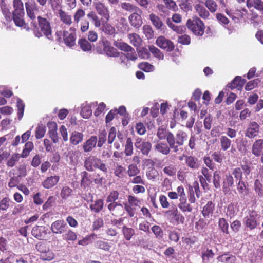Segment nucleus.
Segmentation results:
<instances>
[{"instance_id": "29", "label": "nucleus", "mask_w": 263, "mask_h": 263, "mask_svg": "<svg viewBox=\"0 0 263 263\" xmlns=\"http://www.w3.org/2000/svg\"><path fill=\"white\" fill-rule=\"evenodd\" d=\"M106 22H103L102 26L100 28L99 30L102 32H104L106 34L112 35L115 34L116 30L115 28L109 23Z\"/></svg>"}, {"instance_id": "30", "label": "nucleus", "mask_w": 263, "mask_h": 263, "mask_svg": "<svg viewBox=\"0 0 263 263\" xmlns=\"http://www.w3.org/2000/svg\"><path fill=\"white\" fill-rule=\"evenodd\" d=\"M178 207L183 213L191 212L193 210L192 206L187 202L186 197L179 198V203Z\"/></svg>"}, {"instance_id": "15", "label": "nucleus", "mask_w": 263, "mask_h": 263, "mask_svg": "<svg viewBox=\"0 0 263 263\" xmlns=\"http://www.w3.org/2000/svg\"><path fill=\"white\" fill-rule=\"evenodd\" d=\"M60 180V177L58 175L47 177L42 183L44 188L50 189L57 184Z\"/></svg>"}, {"instance_id": "21", "label": "nucleus", "mask_w": 263, "mask_h": 263, "mask_svg": "<svg viewBox=\"0 0 263 263\" xmlns=\"http://www.w3.org/2000/svg\"><path fill=\"white\" fill-rule=\"evenodd\" d=\"M31 233L34 237L40 240L43 239L47 234L45 227L38 226L32 228Z\"/></svg>"}, {"instance_id": "17", "label": "nucleus", "mask_w": 263, "mask_h": 263, "mask_svg": "<svg viewBox=\"0 0 263 263\" xmlns=\"http://www.w3.org/2000/svg\"><path fill=\"white\" fill-rule=\"evenodd\" d=\"M165 214L168 217L174 218L177 222L183 223L184 220V217L179 212L176 206H174L172 209L166 211Z\"/></svg>"}, {"instance_id": "39", "label": "nucleus", "mask_w": 263, "mask_h": 263, "mask_svg": "<svg viewBox=\"0 0 263 263\" xmlns=\"http://www.w3.org/2000/svg\"><path fill=\"white\" fill-rule=\"evenodd\" d=\"M78 45L81 49L85 52L90 51L92 49V45L86 39L81 38L78 41Z\"/></svg>"}, {"instance_id": "56", "label": "nucleus", "mask_w": 263, "mask_h": 263, "mask_svg": "<svg viewBox=\"0 0 263 263\" xmlns=\"http://www.w3.org/2000/svg\"><path fill=\"white\" fill-rule=\"evenodd\" d=\"M45 132L46 127L42 123H39L35 131L36 138L41 139L43 138L45 135Z\"/></svg>"}, {"instance_id": "54", "label": "nucleus", "mask_w": 263, "mask_h": 263, "mask_svg": "<svg viewBox=\"0 0 263 263\" xmlns=\"http://www.w3.org/2000/svg\"><path fill=\"white\" fill-rule=\"evenodd\" d=\"M20 157H21L20 154L14 153L13 154L11 157L8 159L7 162V165L8 167H12L14 166L16 163L18 161Z\"/></svg>"}, {"instance_id": "57", "label": "nucleus", "mask_w": 263, "mask_h": 263, "mask_svg": "<svg viewBox=\"0 0 263 263\" xmlns=\"http://www.w3.org/2000/svg\"><path fill=\"white\" fill-rule=\"evenodd\" d=\"M158 175V171L154 167L148 168L146 172L147 178L151 180H155Z\"/></svg>"}, {"instance_id": "2", "label": "nucleus", "mask_w": 263, "mask_h": 263, "mask_svg": "<svg viewBox=\"0 0 263 263\" xmlns=\"http://www.w3.org/2000/svg\"><path fill=\"white\" fill-rule=\"evenodd\" d=\"M84 167L89 172L99 169L103 172H107V168L105 163L96 156L89 155L84 160Z\"/></svg>"}, {"instance_id": "61", "label": "nucleus", "mask_w": 263, "mask_h": 263, "mask_svg": "<svg viewBox=\"0 0 263 263\" xmlns=\"http://www.w3.org/2000/svg\"><path fill=\"white\" fill-rule=\"evenodd\" d=\"M12 202L10 199L8 197H5L0 201V211H6L10 207V204Z\"/></svg>"}, {"instance_id": "23", "label": "nucleus", "mask_w": 263, "mask_h": 263, "mask_svg": "<svg viewBox=\"0 0 263 263\" xmlns=\"http://www.w3.org/2000/svg\"><path fill=\"white\" fill-rule=\"evenodd\" d=\"M263 151V139H258L253 144L252 153L256 157H259Z\"/></svg>"}, {"instance_id": "11", "label": "nucleus", "mask_w": 263, "mask_h": 263, "mask_svg": "<svg viewBox=\"0 0 263 263\" xmlns=\"http://www.w3.org/2000/svg\"><path fill=\"white\" fill-rule=\"evenodd\" d=\"M156 43L160 48L165 49L167 51H171L174 48L173 43L165 37L159 36L156 41Z\"/></svg>"}, {"instance_id": "46", "label": "nucleus", "mask_w": 263, "mask_h": 263, "mask_svg": "<svg viewBox=\"0 0 263 263\" xmlns=\"http://www.w3.org/2000/svg\"><path fill=\"white\" fill-rule=\"evenodd\" d=\"M118 57L119 58L118 60V62L120 65L123 68H128L130 66V63L129 61V60L126 57L125 54L123 53L120 54L119 53V55Z\"/></svg>"}, {"instance_id": "20", "label": "nucleus", "mask_w": 263, "mask_h": 263, "mask_svg": "<svg viewBox=\"0 0 263 263\" xmlns=\"http://www.w3.org/2000/svg\"><path fill=\"white\" fill-rule=\"evenodd\" d=\"M215 209V204L211 201H209L204 205L202 210V214L204 218H210L213 215Z\"/></svg>"}, {"instance_id": "5", "label": "nucleus", "mask_w": 263, "mask_h": 263, "mask_svg": "<svg viewBox=\"0 0 263 263\" xmlns=\"http://www.w3.org/2000/svg\"><path fill=\"white\" fill-rule=\"evenodd\" d=\"M186 25L195 35L201 36L204 34L205 26L199 18L195 17L189 19Z\"/></svg>"}, {"instance_id": "24", "label": "nucleus", "mask_w": 263, "mask_h": 263, "mask_svg": "<svg viewBox=\"0 0 263 263\" xmlns=\"http://www.w3.org/2000/svg\"><path fill=\"white\" fill-rule=\"evenodd\" d=\"M97 104V102H95L83 106L81 111V115L82 117L85 119H88L92 115L91 108L96 107Z\"/></svg>"}, {"instance_id": "6", "label": "nucleus", "mask_w": 263, "mask_h": 263, "mask_svg": "<svg viewBox=\"0 0 263 263\" xmlns=\"http://www.w3.org/2000/svg\"><path fill=\"white\" fill-rule=\"evenodd\" d=\"M40 28L44 34L49 40H52L51 28L50 23L45 18L41 16L37 17Z\"/></svg>"}, {"instance_id": "34", "label": "nucleus", "mask_w": 263, "mask_h": 263, "mask_svg": "<svg viewBox=\"0 0 263 263\" xmlns=\"http://www.w3.org/2000/svg\"><path fill=\"white\" fill-rule=\"evenodd\" d=\"M149 19L151 21L152 24L158 30H164V26L160 18L156 15L152 13L149 15Z\"/></svg>"}, {"instance_id": "62", "label": "nucleus", "mask_w": 263, "mask_h": 263, "mask_svg": "<svg viewBox=\"0 0 263 263\" xmlns=\"http://www.w3.org/2000/svg\"><path fill=\"white\" fill-rule=\"evenodd\" d=\"M128 202L130 204L136 207L140 208L141 202V200L138 198L136 197L133 196L132 195H129L127 197Z\"/></svg>"}, {"instance_id": "14", "label": "nucleus", "mask_w": 263, "mask_h": 263, "mask_svg": "<svg viewBox=\"0 0 263 263\" xmlns=\"http://www.w3.org/2000/svg\"><path fill=\"white\" fill-rule=\"evenodd\" d=\"M98 139L97 136H92L86 140L82 145L83 150L85 153L91 152L96 147Z\"/></svg>"}, {"instance_id": "53", "label": "nucleus", "mask_w": 263, "mask_h": 263, "mask_svg": "<svg viewBox=\"0 0 263 263\" xmlns=\"http://www.w3.org/2000/svg\"><path fill=\"white\" fill-rule=\"evenodd\" d=\"M195 9L201 17L205 18L208 17L209 13L203 6L200 4H196L195 6Z\"/></svg>"}, {"instance_id": "51", "label": "nucleus", "mask_w": 263, "mask_h": 263, "mask_svg": "<svg viewBox=\"0 0 263 263\" xmlns=\"http://www.w3.org/2000/svg\"><path fill=\"white\" fill-rule=\"evenodd\" d=\"M166 24L173 30L179 34L182 33L185 29V28L183 26H178L175 25L173 23V21L169 18L166 20Z\"/></svg>"}, {"instance_id": "3", "label": "nucleus", "mask_w": 263, "mask_h": 263, "mask_svg": "<svg viewBox=\"0 0 263 263\" xmlns=\"http://www.w3.org/2000/svg\"><path fill=\"white\" fill-rule=\"evenodd\" d=\"M187 134L186 132L180 130L174 136L172 133L168 144L171 146L172 151L177 153L182 149L180 147L184 144V141L187 139Z\"/></svg>"}, {"instance_id": "8", "label": "nucleus", "mask_w": 263, "mask_h": 263, "mask_svg": "<svg viewBox=\"0 0 263 263\" xmlns=\"http://www.w3.org/2000/svg\"><path fill=\"white\" fill-rule=\"evenodd\" d=\"M93 5L98 14L106 21H108L110 18L109 12L105 4L100 1H97L94 2Z\"/></svg>"}, {"instance_id": "28", "label": "nucleus", "mask_w": 263, "mask_h": 263, "mask_svg": "<svg viewBox=\"0 0 263 263\" xmlns=\"http://www.w3.org/2000/svg\"><path fill=\"white\" fill-rule=\"evenodd\" d=\"M84 135L82 133L74 131L70 137V142L72 145H77L81 143L83 140Z\"/></svg>"}, {"instance_id": "38", "label": "nucleus", "mask_w": 263, "mask_h": 263, "mask_svg": "<svg viewBox=\"0 0 263 263\" xmlns=\"http://www.w3.org/2000/svg\"><path fill=\"white\" fill-rule=\"evenodd\" d=\"M133 143L132 139L127 137L125 144L124 154L126 156H131L133 154Z\"/></svg>"}, {"instance_id": "40", "label": "nucleus", "mask_w": 263, "mask_h": 263, "mask_svg": "<svg viewBox=\"0 0 263 263\" xmlns=\"http://www.w3.org/2000/svg\"><path fill=\"white\" fill-rule=\"evenodd\" d=\"M73 190L70 187L67 185L64 186L60 192V196L64 200H66L72 195Z\"/></svg>"}, {"instance_id": "63", "label": "nucleus", "mask_w": 263, "mask_h": 263, "mask_svg": "<svg viewBox=\"0 0 263 263\" xmlns=\"http://www.w3.org/2000/svg\"><path fill=\"white\" fill-rule=\"evenodd\" d=\"M124 209L126 211V212L127 213L129 216L130 217H134L135 215L137 208L136 207L132 205L128 202L124 203Z\"/></svg>"}, {"instance_id": "27", "label": "nucleus", "mask_w": 263, "mask_h": 263, "mask_svg": "<svg viewBox=\"0 0 263 263\" xmlns=\"http://www.w3.org/2000/svg\"><path fill=\"white\" fill-rule=\"evenodd\" d=\"M172 134V133L162 127H159L157 133V136L160 140L166 139L167 143L169 142Z\"/></svg>"}, {"instance_id": "44", "label": "nucleus", "mask_w": 263, "mask_h": 263, "mask_svg": "<svg viewBox=\"0 0 263 263\" xmlns=\"http://www.w3.org/2000/svg\"><path fill=\"white\" fill-rule=\"evenodd\" d=\"M63 239L67 241H74L77 239V236L75 232L69 229H65V232L63 233Z\"/></svg>"}, {"instance_id": "25", "label": "nucleus", "mask_w": 263, "mask_h": 263, "mask_svg": "<svg viewBox=\"0 0 263 263\" xmlns=\"http://www.w3.org/2000/svg\"><path fill=\"white\" fill-rule=\"evenodd\" d=\"M234 184V179L232 175L227 174L224 176L223 182V191L225 193H228L230 191V187Z\"/></svg>"}, {"instance_id": "33", "label": "nucleus", "mask_w": 263, "mask_h": 263, "mask_svg": "<svg viewBox=\"0 0 263 263\" xmlns=\"http://www.w3.org/2000/svg\"><path fill=\"white\" fill-rule=\"evenodd\" d=\"M247 6L249 8L254 7L263 14V2L261 0H248Z\"/></svg>"}, {"instance_id": "60", "label": "nucleus", "mask_w": 263, "mask_h": 263, "mask_svg": "<svg viewBox=\"0 0 263 263\" xmlns=\"http://www.w3.org/2000/svg\"><path fill=\"white\" fill-rule=\"evenodd\" d=\"M95 246L97 248L102 249L104 251H109L111 246L106 241L98 240L95 243Z\"/></svg>"}, {"instance_id": "26", "label": "nucleus", "mask_w": 263, "mask_h": 263, "mask_svg": "<svg viewBox=\"0 0 263 263\" xmlns=\"http://www.w3.org/2000/svg\"><path fill=\"white\" fill-rule=\"evenodd\" d=\"M107 208L112 215H116L123 211V205L117 202H108Z\"/></svg>"}, {"instance_id": "9", "label": "nucleus", "mask_w": 263, "mask_h": 263, "mask_svg": "<svg viewBox=\"0 0 263 263\" xmlns=\"http://www.w3.org/2000/svg\"><path fill=\"white\" fill-rule=\"evenodd\" d=\"M68 229L67 224L63 220H57L52 223L50 229L53 233L61 234L65 232V229Z\"/></svg>"}, {"instance_id": "45", "label": "nucleus", "mask_w": 263, "mask_h": 263, "mask_svg": "<svg viewBox=\"0 0 263 263\" xmlns=\"http://www.w3.org/2000/svg\"><path fill=\"white\" fill-rule=\"evenodd\" d=\"M130 43L135 47H139L141 45V39L139 35L136 33H130L128 35Z\"/></svg>"}, {"instance_id": "55", "label": "nucleus", "mask_w": 263, "mask_h": 263, "mask_svg": "<svg viewBox=\"0 0 263 263\" xmlns=\"http://www.w3.org/2000/svg\"><path fill=\"white\" fill-rule=\"evenodd\" d=\"M107 134V132L105 129L99 132V134L98 135L99 139L98 141H97L98 142L97 143L98 147H101L106 142Z\"/></svg>"}, {"instance_id": "1", "label": "nucleus", "mask_w": 263, "mask_h": 263, "mask_svg": "<svg viewBox=\"0 0 263 263\" xmlns=\"http://www.w3.org/2000/svg\"><path fill=\"white\" fill-rule=\"evenodd\" d=\"M13 6L14 10L12 12V15H11L10 12L6 10L3 11V13L7 21L13 19L17 26L23 27L25 25L24 20L25 11L23 3L22 0H14L13 1Z\"/></svg>"}, {"instance_id": "31", "label": "nucleus", "mask_w": 263, "mask_h": 263, "mask_svg": "<svg viewBox=\"0 0 263 263\" xmlns=\"http://www.w3.org/2000/svg\"><path fill=\"white\" fill-rule=\"evenodd\" d=\"M246 11L247 10L245 9H243L242 10H235L234 12H232L231 10H227L226 12L233 20L235 22H237L239 18L243 17L244 13L243 12H246Z\"/></svg>"}, {"instance_id": "41", "label": "nucleus", "mask_w": 263, "mask_h": 263, "mask_svg": "<svg viewBox=\"0 0 263 263\" xmlns=\"http://www.w3.org/2000/svg\"><path fill=\"white\" fill-rule=\"evenodd\" d=\"M58 13L61 21L66 25H70L72 23L71 16L68 15L64 11L60 9Z\"/></svg>"}, {"instance_id": "49", "label": "nucleus", "mask_w": 263, "mask_h": 263, "mask_svg": "<svg viewBox=\"0 0 263 263\" xmlns=\"http://www.w3.org/2000/svg\"><path fill=\"white\" fill-rule=\"evenodd\" d=\"M122 233L125 239L127 240H130L133 236L134 235L135 232L133 228L124 226L122 228Z\"/></svg>"}, {"instance_id": "22", "label": "nucleus", "mask_w": 263, "mask_h": 263, "mask_svg": "<svg viewBox=\"0 0 263 263\" xmlns=\"http://www.w3.org/2000/svg\"><path fill=\"white\" fill-rule=\"evenodd\" d=\"M246 82L245 79H242L240 76H236L231 83L227 85L228 88L231 89L238 88V89H241Z\"/></svg>"}, {"instance_id": "19", "label": "nucleus", "mask_w": 263, "mask_h": 263, "mask_svg": "<svg viewBox=\"0 0 263 263\" xmlns=\"http://www.w3.org/2000/svg\"><path fill=\"white\" fill-rule=\"evenodd\" d=\"M155 150L157 151L158 152L164 155H168L171 149V146L168 144V143H165L164 142H158L154 146Z\"/></svg>"}, {"instance_id": "16", "label": "nucleus", "mask_w": 263, "mask_h": 263, "mask_svg": "<svg viewBox=\"0 0 263 263\" xmlns=\"http://www.w3.org/2000/svg\"><path fill=\"white\" fill-rule=\"evenodd\" d=\"M63 36L64 43L67 46L71 47L75 45L76 39L75 32L70 33L68 31H64Z\"/></svg>"}, {"instance_id": "13", "label": "nucleus", "mask_w": 263, "mask_h": 263, "mask_svg": "<svg viewBox=\"0 0 263 263\" xmlns=\"http://www.w3.org/2000/svg\"><path fill=\"white\" fill-rule=\"evenodd\" d=\"M102 44L103 46V51L107 56L118 57L119 55V52L116 48L110 46L109 42L107 40H103Z\"/></svg>"}, {"instance_id": "42", "label": "nucleus", "mask_w": 263, "mask_h": 263, "mask_svg": "<svg viewBox=\"0 0 263 263\" xmlns=\"http://www.w3.org/2000/svg\"><path fill=\"white\" fill-rule=\"evenodd\" d=\"M121 7L123 10L132 13L135 12H140V8L139 7L129 3H122L121 4Z\"/></svg>"}, {"instance_id": "12", "label": "nucleus", "mask_w": 263, "mask_h": 263, "mask_svg": "<svg viewBox=\"0 0 263 263\" xmlns=\"http://www.w3.org/2000/svg\"><path fill=\"white\" fill-rule=\"evenodd\" d=\"M260 126L259 124L255 122H250L245 133V136L249 138H253L257 136L259 132Z\"/></svg>"}, {"instance_id": "52", "label": "nucleus", "mask_w": 263, "mask_h": 263, "mask_svg": "<svg viewBox=\"0 0 263 263\" xmlns=\"http://www.w3.org/2000/svg\"><path fill=\"white\" fill-rule=\"evenodd\" d=\"M81 186L86 187L88 186L91 182L90 177L91 176L86 171H83L81 173Z\"/></svg>"}, {"instance_id": "59", "label": "nucleus", "mask_w": 263, "mask_h": 263, "mask_svg": "<svg viewBox=\"0 0 263 263\" xmlns=\"http://www.w3.org/2000/svg\"><path fill=\"white\" fill-rule=\"evenodd\" d=\"M219 227L221 231L227 234H229L228 228L229 224L226 220L224 218H221L218 221Z\"/></svg>"}, {"instance_id": "35", "label": "nucleus", "mask_w": 263, "mask_h": 263, "mask_svg": "<svg viewBox=\"0 0 263 263\" xmlns=\"http://www.w3.org/2000/svg\"><path fill=\"white\" fill-rule=\"evenodd\" d=\"M218 261L223 263H235L236 258L234 255H230L228 253H224L217 257Z\"/></svg>"}, {"instance_id": "10", "label": "nucleus", "mask_w": 263, "mask_h": 263, "mask_svg": "<svg viewBox=\"0 0 263 263\" xmlns=\"http://www.w3.org/2000/svg\"><path fill=\"white\" fill-rule=\"evenodd\" d=\"M142 13V12L140 9V12H135L129 16L128 20L131 26L136 28L141 26L143 23L141 17Z\"/></svg>"}, {"instance_id": "64", "label": "nucleus", "mask_w": 263, "mask_h": 263, "mask_svg": "<svg viewBox=\"0 0 263 263\" xmlns=\"http://www.w3.org/2000/svg\"><path fill=\"white\" fill-rule=\"evenodd\" d=\"M254 190L259 196H263V185L259 179L254 182Z\"/></svg>"}, {"instance_id": "37", "label": "nucleus", "mask_w": 263, "mask_h": 263, "mask_svg": "<svg viewBox=\"0 0 263 263\" xmlns=\"http://www.w3.org/2000/svg\"><path fill=\"white\" fill-rule=\"evenodd\" d=\"M104 207V201L102 199H98L94 201L93 203L90 205L91 210L98 213L102 211Z\"/></svg>"}, {"instance_id": "48", "label": "nucleus", "mask_w": 263, "mask_h": 263, "mask_svg": "<svg viewBox=\"0 0 263 263\" xmlns=\"http://www.w3.org/2000/svg\"><path fill=\"white\" fill-rule=\"evenodd\" d=\"M117 140L115 141L114 145L116 149H119L121 147L120 143L123 144L125 141L126 142L127 138L125 135L119 131H118L117 133Z\"/></svg>"}, {"instance_id": "47", "label": "nucleus", "mask_w": 263, "mask_h": 263, "mask_svg": "<svg viewBox=\"0 0 263 263\" xmlns=\"http://www.w3.org/2000/svg\"><path fill=\"white\" fill-rule=\"evenodd\" d=\"M33 143L31 141L26 142L25 144L22 153L20 154L22 158H26L30 154V152L33 149Z\"/></svg>"}, {"instance_id": "4", "label": "nucleus", "mask_w": 263, "mask_h": 263, "mask_svg": "<svg viewBox=\"0 0 263 263\" xmlns=\"http://www.w3.org/2000/svg\"><path fill=\"white\" fill-rule=\"evenodd\" d=\"M260 214L255 210H249L243 218V224L249 230L255 229L259 224Z\"/></svg>"}, {"instance_id": "58", "label": "nucleus", "mask_w": 263, "mask_h": 263, "mask_svg": "<svg viewBox=\"0 0 263 263\" xmlns=\"http://www.w3.org/2000/svg\"><path fill=\"white\" fill-rule=\"evenodd\" d=\"M149 50L153 55L157 58L158 60H163L164 55L161 51L154 46H150L149 47Z\"/></svg>"}, {"instance_id": "36", "label": "nucleus", "mask_w": 263, "mask_h": 263, "mask_svg": "<svg viewBox=\"0 0 263 263\" xmlns=\"http://www.w3.org/2000/svg\"><path fill=\"white\" fill-rule=\"evenodd\" d=\"M15 254L9 251L2 254L0 257L1 263H12L14 260Z\"/></svg>"}, {"instance_id": "50", "label": "nucleus", "mask_w": 263, "mask_h": 263, "mask_svg": "<svg viewBox=\"0 0 263 263\" xmlns=\"http://www.w3.org/2000/svg\"><path fill=\"white\" fill-rule=\"evenodd\" d=\"M87 16L92 21L96 27L100 28L101 27L102 24L101 21L95 12L92 11L90 12L87 14Z\"/></svg>"}, {"instance_id": "7", "label": "nucleus", "mask_w": 263, "mask_h": 263, "mask_svg": "<svg viewBox=\"0 0 263 263\" xmlns=\"http://www.w3.org/2000/svg\"><path fill=\"white\" fill-rule=\"evenodd\" d=\"M135 146L139 149L143 155L147 156L151 150L152 144L149 142L143 140L141 138H137L135 143Z\"/></svg>"}, {"instance_id": "32", "label": "nucleus", "mask_w": 263, "mask_h": 263, "mask_svg": "<svg viewBox=\"0 0 263 263\" xmlns=\"http://www.w3.org/2000/svg\"><path fill=\"white\" fill-rule=\"evenodd\" d=\"M35 261V257L30 254L17 256L15 259L16 263H34Z\"/></svg>"}, {"instance_id": "43", "label": "nucleus", "mask_w": 263, "mask_h": 263, "mask_svg": "<svg viewBox=\"0 0 263 263\" xmlns=\"http://www.w3.org/2000/svg\"><path fill=\"white\" fill-rule=\"evenodd\" d=\"M219 140L222 150L226 151L231 147L232 141L228 137L221 136Z\"/></svg>"}, {"instance_id": "18", "label": "nucleus", "mask_w": 263, "mask_h": 263, "mask_svg": "<svg viewBox=\"0 0 263 263\" xmlns=\"http://www.w3.org/2000/svg\"><path fill=\"white\" fill-rule=\"evenodd\" d=\"M185 158L186 165L191 169L195 170L199 168L200 163L197 158L192 156H186Z\"/></svg>"}]
</instances>
